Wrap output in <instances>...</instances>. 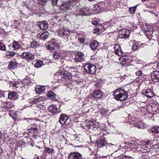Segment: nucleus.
Instances as JSON below:
<instances>
[{"label":"nucleus","instance_id":"1","mask_svg":"<svg viewBox=\"0 0 159 159\" xmlns=\"http://www.w3.org/2000/svg\"><path fill=\"white\" fill-rule=\"evenodd\" d=\"M141 29L148 39L150 40L152 39L154 30H157V26L155 24L152 25L146 24L141 27Z\"/></svg>","mask_w":159,"mask_h":159},{"label":"nucleus","instance_id":"2","mask_svg":"<svg viewBox=\"0 0 159 159\" xmlns=\"http://www.w3.org/2000/svg\"><path fill=\"white\" fill-rule=\"evenodd\" d=\"M92 11V9L88 7H82L80 8L76 7L75 10L73 11V14L78 17L80 16L90 15L91 14Z\"/></svg>","mask_w":159,"mask_h":159},{"label":"nucleus","instance_id":"3","mask_svg":"<svg viewBox=\"0 0 159 159\" xmlns=\"http://www.w3.org/2000/svg\"><path fill=\"white\" fill-rule=\"evenodd\" d=\"M113 95L116 100L120 101L125 100L128 97L126 91L123 89L115 90L113 92Z\"/></svg>","mask_w":159,"mask_h":159},{"label":"nucleus","instance_id":"4","mask_svg":"<svg viewBox=\"0 0 159 159\" xmlns=\"http://www.w3.org/2000/svg\"><path fill=\"white\" fill-rule=\"evenodd\" d=\"M75 3L74 0H68L67 2H63L60 6L59 9L60 10L66 11L69 10L74 3Z\"/></svg>","mask_w":159,"mask_h":159},{"label":"nucleus","instance_id":"5","mask_svg":"<svg viewBox=\"0 0 159 159\" xmlns=\"http://www.w3.org/2000/svg\"><path fill=\"white\" fill-rule=\"evenodd\" d=\"M57 31L60 36L65 39L66 38L68 39V38L69 36L71 31L66 28L61 27L59 29L57 30Z\"/></svg>","mask_w":159,"mask_h":159},{"label":"nucleus","instance_id":"6","mask_svg":"<svg viewBox=\"0 0 159 159\" xmlns=\"http://www.w3.org/2000/svg\"><path fill=\"white\" fill-rule=\"evenodd\" d=\"M128 120V122L130 124L132 125V126L136 127L138 128H142V122H139L138 119H136L135 117L129 116Z\"/></svg>","mask_w":159,"mask_h":159},{"label":"nucleus","instance_id":"7","mask_svg":"<svg viewBox=\"0 0 159 159\" xmlns=\"http://www.w3.org/2000/svg\"><path fill=\"white\" fill-rule=\"evenodd\" d=\"M84 69L87 72L90 74H94L96 71V66L91 64H87L84 66Z\"/></svg>","mask_w":159,"mask_h":159},{"label":"nucleus","instance_id":"8","mask_svg":"<svg viewBox=\"0 0 159 159\" xmlns=\"http://www.w3.org/2000/svg\"><path fill=\"white\" fill-rule=\"evenodd\" d=\"M64 51L60 50L55 51L53 53V58L55 60H58L64 56Z\"/></svg>","mask_w":159,"mask_h":159},{"label":"nucleus","instance_id":"9","mask_svg":"<svg viewBox=\"0 0 159 159\" xmlns=\"http://www.w3.org/2000/svg\"><path fill=\"white\" fill-rule=\"evenodd\" d=\"M129 34V30L123 29L119 32V36L121 38H128Z\"/></svg>","mask_w":159,"mask_h":159},{"label":"nucleus","instance_id":"10","mask_svg":"<svg viewBox=\"0 0 159 159\" xmlns=\"http://www.w3.org/2000/svg\"><path fill=\"white\" fill-rule=\"evenodd\" d=\"M21 57L22 58L25 59L26 60L30 61L34 59V56L33 54L28 52H24L21 55Z\"/></svg>","mask_w":159,"mask_h":159},{"label":"nucleus","instance_id":"11","mask_svg":"<svg viewBox=\"0 0 159 159\" xmlns=\"http://www.w3.org/2000/svg\"><path fill=\"white\" fill-rule=\"evenodd\" d=\"M98 126L97 122L93 121H89L87 124L85 126V128L86 129H92L94 130Z\"/></svg>","mask_w":159,"mask_h":159},{"label":"nucleus","instance_id":"12","mask_svg":"<svg viewBox=\"0 0 159 159\" xmlns=\"http://www.w3.org/2000/svg\"><path fill=\"white\" fill-rule=\"evenodd\" d=\"M142 142H144L145 143V144H142L141 147H140V149H138V151L139 152H146L145 150H147L150 147V145H149L150 142L149 141H142Z\"/></svg>","mask_w":159,"mask_h":159},{"label":"nucleus","instance_id":"13","mask_svg":"<svg viewBox=\"0 0 159 159\" xmlns=\"http://www.w3.org/2000/svg\"><path fill=\"white\" fill-rule=\"evenodd\" d=\"M152 80L154 82H156L159 81V71H155L151 74Z\"/></svg>","mask_w":159,"mask_h":159},{"label":"nucleus","instance_id":"14","mask_svg":"<svg viewBox=\"0 0 159 159\" xmlns=\"http://www.w3.org/2000/svg\"><path fill=\"white\" fill-rule=\"evenodd\" d=\"M21 1L22 5L25 6L32 13L35 12V9H34L33 7H31L30 6H29L30 2V0H21Z\"/></svg>","mask_w":159,"mask_h":159},{"label":"nucleus","instance_id":"15","mask_svg":"<svg viewBox=\"0 0 159 159\" xmlns=\"http://www.w3.org/2000/svg\"><path fill=\"white\" fill-rule=\"evenodd\" d=\"M142 94L149 98H152L154 96L153 93L149 89L144 90Z\"/></svg>","mask_w":159,"mask_h":159},{"label":"nucleus","instance_id":"16","mask_svg":"<svg viewBox=\"0 0 159 159\" xmlns=\"http://www.w3.org/2000/svg\"><path fill=\"white\" fill-rule=\"evenodd\" d=\"M82 157L80 153L74 152L71 153L68 156V159H81Z\"/></svg>","mask_w":159,"mask_h":159},{"label":"nucleus","instance_id":"17","mask_svg":"<svg viewBox=\"0 0 159 159\" xmlns=\"http://www.w3.org/2000/svg\"><path fill=\"white\" fill-rule=\"evenodd\" d=\"M73 70L74 69L71 68L70 70H67L66 71V72L62 73L63 77V80L65 79L68 80L71 78L72 76V73H70V70Z\"/></svg>","mask_w":159,"mask_h":159},{"label":"nucleus","instance_id":"18","mask_svg":"<svg viewBox=\"0 0 159 159\" xmlns=\"http://www.w3.org/2000/svg\"><path fill=\"white\" fill-rule=\"evenodd\" d=\"M114 48L115 52L116 55L119 56H121L123 55V52L119 45L116 44L114 47Z\"/></svg>","mask_w":159,"mask_h":159},{"label":"nucleus","instance_id":"19","mask_svg":"<svg viewBox=\"0 0 159 159\" xmlns=\"http://www.w3.org/2000/svg\"><path fill=\"white\" fill-rule=\"evenodd\" d=\"M102 91L100 89H98L93 92L92 95L93 97L99 98L102 96Z\"/></svg>","mask_w":159,"mask_h":159},{"label":"nucleus","instance_id":"20","mask_svg":"<svg viewBox=\"0 0 159 159\" xmlns=\"http://www.w3.org/2000/svg\"><path fill=\"white\" fill-rule=\"evenodd\" d=\"M69 119L68 116L65 114H61L59 118V122L62 125L66 124Z\"/></svg>","mask_w":159,"mask_h":159},{"label":"nucleus","instance_id":"21","mask_svg":"<svg viewBox=\"0 0 159 159\" xmlns=\"http://www.w3.org/2000/svg\"><path fill=\"white\" fill-rule=\"evenodd\" d=\"M84 58V55L83 53L78 52L75 55V61L80 62L82 61Z\"/></svg>","mask_w":159,"mask_h":159},{"label":"nucleus","instance_id":"22","mask_svg":"<svg viewBox=\"0 0 159 159\" xmlns=\"http://www.w3.org/2000/svg\"><path fill=\"white\" fill-rule=\"evenodd\" d=\"M95 29V33H96L97 34H99L104 31V27L101 25L98 24L96 26Z\"/></svg>","mask_w":159,"mask_h":159},{"label":"nucleus","instance_id":"23","mask_svg":"<svg viewBox=\"0 0 159 159\" xmlns=\"http://www.w3.org/2000/svg\"><path fill=\"white\" fill-rule=\"evenodd\" d=\"M99 46V43L95 40L92 41L90 44L91 48L93 50L96 49Z\"/></svg>","mask_w":159,"mask_h":159},{"label":"nucleus","instance_id":"24","mask_svg":"<svg viewBox=\"0 0 159 159\" xmlns=\"http://www.w3.org/2000/svg\"><path fill=\"white\" fill-rule=\"evenodd\" d=\"M106 144H107V143L105 141V139L102 137H101L100 138L99 140L98 141V148H100L104 146H105Z\"/></svg>","mask_w":159,"mask_h":159},{"label":"nucleus","instance_id":"25","mask_svg":"<svg viewBox=\"0 0 159 159\" xmlns=\"http://www.w3.org/2000/svg\"><path fill=\"white\" fill-rule=\"evenodd\" d=\"M153 114H155L159 112V108L158 105L153 104L151 106Z\"/></svg>","mask_w":159,"mask_h":159},{"label":"nucleus","instance_id":"26","mask_svg":"<svg viewBox=\"0 0 159 159\" xmlns=\"http://www.w3.org/2000/svg\"><path fill=\"white\" fill-rule=\"evenodd\" d=\"M38 25L42 30H46L48 27V24L45 21H43L42 23H39Z\"/></svg>","mask_w":159,"mask_h":159},{"label":"nucleus","instance_id":"27","mask_svg":"<svg viewBox=\"0 0 159 159\" xmlns=\"http://www.w3.org/2000/svg\"><path fill=\"white\" fill-rule=\"evenodd\" d=\"M30 102H29L24 99H22L20 102V104L21 106L25 108L30 106Z\"/></svg>","mask_w":159,"mask_h":159},{"label":"nucleus","instance_id":"28","mask_svg":"<svg viewBox=\"0 0 159 159\" xmlns=\"http://www.w3.org/2000/svg\"><path fill=\"white\" fill-rule=\"evenodd\" d=\"M49 111L52 113H58L59 111H58L57 108L55 105L50 106L48 107Z\"/></svg>","mask_w":159,"mask_h":159},{"label":"nucleus","instance_id":"29","mask_svg":"<svg viewBox=\"0 0 159 159\" xmlns=\"http://www.w3.org/2000/svg\"><path fill=\"white\" fill-rule=\"evenodd\" d=\"M45 90L44 86L40 85L37 86L35 89V91L37 93H40L43 92Z\"/></svg>","mask_w":159,"mask_h":159},{"label":"nucleus","instance_id":"30","mask_svg":"<svg viewBox=\"0 0 159 159\" xmlns=\"http://www.w3.org/2000/svg\"><path fill=\"white\" fill-rule=\"evenodd\" d=\"M49 36L50 34L47 31L44 32L41 34L40 37V39L43 40H45L48 37H49Z\"/></svg>","mask_w":159,"mask_h":159},{"label":"nucleus","instance_id":"31","mask_svg":"<svg viewBox=\"0 0 159 159\" xmlns=\"http://www.w3.org/2000/svg\"><path fill=\"white\" fill-rule=\"evenodd\" d=\"M43 99V97L39 96L35 98L32 99L31 101L30 102L31 103H37Z\"/></svg>","mask_w":159,"mask_h":159},{"label":"nucleus","instance_id":"32","mask_svg":"<svg viewBox=\"0 0 159 159\" xmlns=\"http://www.w3.org/2000/svg\"><path fill=\"white\" fill-rule=\"evenodd\" d=\"M76 38H78V40L80 41V44L83 43L85 39V35L84 34H78L76 36Z\"/></svg>","mask_w":159,"mask_h":159},{"label":"nucleus","instance_id":"33","mask_svg":"<svg viewBox=\"0 0 159 159\" xmlns=\"http://www.w3.org/2000/svg\"><path fill=\"white\" fill-rule=\"evenodd\" d=\"M146 143L144 142H142V141H137L134 142V145L135 147V149L137 148V150L138 148H140V147L142 145V144H145Z\"/></svg>","mask_w":159,"mask_h":159},{"label":"nucleus","instance_id":"34","mask_svg":"<svg viewBox=\"0 0 159 159\" xmlns=\"http://www.w3.org/2000/svg\"><path fill=\"white\" fill-rule=\"evenodd\" d=\"M17 67V65L15 62L11 61L9 62L8 68L10 70H13Z\"/></svg>","mask_w":159,"mask_h":159},{"label":"nucleus","instance_id":"35","mask_svg":"<svg viewBox=\"0 0 159 159\" xmlns=\"http://www.w3.org/2000/svg\"><path fill=\"white\" fill-rule=\"evenodd\" d=\"M62 73H61L59 72L57 73L54 76V78L58 80H62L64 81L63 78V77Z\"/></svg>","mask_w":159,"mask_h":159},{"label":"nucleus","instance_id":"36","mask_svg":"<svg viewBox=\"0 0 159 159\" xmlns=\"http://www.w3.org/2000/svg\"><path fill=\"white\" fill-rule=\"evenodd\" d=\"M56 43L55 41L54 40H52L51 42H49V44L48 47V49H50L51 50H54V48L53 47H51L53 46H55Z\"/></svg>","mask_w":159,"mask_h":159},{"label":"nucleus","instance_id":"37","mask_svg":"<svg viewBox=\"0 0 159 159\" xmlns=\"http://www.w3.org/2000/svg\"><path fill=\"white\" fill-rule=\"evenodd\" d=\"M40 45V43L36 41H33L30 44V47L32 48H37Z\"/></svg>","mask_w":159,"mask_h":159},{"label":"nucleus","instance_id":"38","mask_svg":"<svg viewBox=\"0 0 159 159\" xmlns=\"http://www.w3.org/2000/svg\"><path fill=\"white\" fill-rule=\"evenodd\" d=\"M13 48H14L15 50H17L20 48V45L17 42L14 41L13 42Z\"/></svg>","mask_w":159,"mask_h":159},{"label":"nucleus","instance_id":"39","mask_svg":"<svg viewBox=\"0 0 159 159\" xmlns=\"http://www.w3.org/2000/svg\"><path fill=\"white\" fill-rule=\"evenodd\" d=\"M145 75L143 74L139 76V77L137 78L136 79V81H139V83H142L143 81L145 79Z\"/></svg>","mask_w":159,"mask_h":159},{"label":"nucleus","instance_id":"40","mask_svg":"<svg viewBox=\"0 0 159 159\" xmlns=\"http://www.w3.org/2000/svg\"><path fill=\"white\" fill-rule=\"evenodd\" d=\"M100 106H99V109L98 110V112L101 113L102 115H105L107 114L108 113V111L103 108L100 109L99 108Z\"/></svg>","mask_w":159,"mask_h":159},{"label":"nucleus","instance_id":"41","mask_svg":"<svg viewBox=\"0 0 159 159\" xmlns=\"http://www.w3.org/2000/svg\"><path fill=\"white\" fill-rule=\"evenodd\" d=\"M44 151L46 153L52 154L54 152V150L53 148L46 147Z\"/></svg>","mask_w":159,"mask_h":159},{"label":"nucleus","instance_id":"42","mask_svg":"<svg viewBox=\"0 0 159 159\" xmlns=\"http://www.w3.org/2000/svg\"><path fill=\"white\" fill-rule=\"evenodd\" d=\"M47 96L51 99H53L55 98V94L52 91L48 92L47 94Z\"/></svg>","mask_w":159,"mask_h":159},{"label":"nucleus","instance_id":"43","mask_svg":"<svg viewBox=\"0 0 159 159\" xmlns=\"http://www.w3.org/2000/svg\"><path fill=\"white\" fill-rule=\"evenodd\" d=\"M43 63L41 61H37L34 64V66L38 68L40 67L43 65Z\"/></svg>","mask_w":159,"mask_h":159},{"label":"nucleus","instance_id":"44","mask_svg":"<svg viewBox=\"0 0 159 159\" xmlns=\"http://www.w3.org/2000/svg\"><path fill=\"white\" fill-rule=\"evenodd\" d=\"M27 130H28V132L30 133H34V134H36V133H38V132H37V129H36V128H30L29 129H27Z\"/></svg>","mask_w":159,"mask_h":159},{"label":"nucleus","instance_id":"45","mask_svg":"<svg viewBox=\"0 0 159 159\" xmlns=\"http://www.w3.org/2000/svg\"><path fill=\"white\" fill-rule=\"evenodd\" d=\"M10 86L14 88H17L19 86V83L18 82L14 81L11 82Z\"/></svg>","mask_w":159,"mask_h":159},{"label":"nucleus","instance_id":"46","mask_svg":"<svg viewBox=\"0 0 159 159\" xmlns=\"http://www.w3.org/2000/svg\"><path fill=\"white\" fill-rule=\"evenodd\" d=\"M152 132L154 133H157L159 132V127L156 126L152 127Z\"/></svg>","mask_w":159,"mask_h":159},{"label":"nucleus","instance_id":"47","mask_svg":"<svg viewBox=\"0 0 159 159\" xmlns=\"http://www.w3.org/2000/svg\"><path fill=\"white\" fill-rule=\"evenodd\" d=\"M115 146V145L111 143H110L108 144H107L106 148L108 150L110 151L111 150L112 148Z\"/></svg>","mask_w":159,"mask_h":159},{"label":"nucleus","instance_id":"48","mask_svg":"<svg viewBox=\"0 0 159 159\" xmlns=\"http://www.w3.org/2000/svg\"><path fill=\"white\" fill-rule=\"evenodd\" d=\"M0 50L4 51L6 50V46L2 43L0 42Z\"/></svg>","mask_w":159,"mask_h":159},{"label":"nucleus","instance_id":"49","mask_svg":"<svg viewBox=\"0 0 159 159\" xmlns=\"http://www.w3.org/2000/svg\"><path fill=\"white\" fill-rule=\"evenodd\" d=\"M98 158L96 154L92 153L89 156V159H97Z\"/></svg>","mask_w":159,"mask_h":159},{"label":"nucleus","instance_id":"50","mask_svg":"<svg viewBox=\"0 0 159 159\" xmlns=\"http://www.w3.org/2000/svg\"><path fill=\"white\" fill-rule=\"evenodd\" d=\"M140 46V45L137 43H135L133 45L132 49L134 50H136Z\"/></svg>","mask_w":159,"mask_h":159},{"label":"nucleus","instance_id":"51","mask_svg":"<svg viewBox=\"0 0 159 159\" xmlns=\"http://www.w3.org/2000/svg\"><path fill=\"white\" fill-rule=\"evenodd\" d=\"M19 23L16 20H15L12 27L13 28H17L18 26L19 25Z\"/></svg>","mask_w":159,"mask_h":159},{"label":"nucleus","instance_id":"52","mask_svg":"<svg viewBox=\"0 0 159 159\" xmlns=\"http://www.w3.org/2000/svg\"><path fill=\"white\" fill-rule=\"evenodd\" d=\"M16 95V93H8V98H9L11 99L15 97Z\"/></svg>","mask_w":159,"mask_h":159},{"label":"nucleus","instance_id":"53","mask_svg":"<svg viewBox=\"0 0 159 159\" xmlns=\"http://www.w3.org/2000/svg\"><path fill=\"white\" fill-rule=\"evenodd\" d=\"M47 0H38V2L42 6L45 5L47 2Z\"/></svg>","mask_w":159,"mask_h":159},{"label":"nucleus","instance_id":"54","mask_svg":"<svg viewBox=\"0 0 159 159\" xmlns=\"http://www.w3.org/2000/svg\"><path fill=\"white\" fill-rule=\"evenodd\" d=\"M134 142L129 143L128 144L129 147H130V148L131 149H135V147L134 146Z\"/></svg>","mask_w":159,"mask_h":159},{"label":"nucleus","instance_id":"55","mask_svg":"<svg viewBox=\"0 0 159 159\" xmlns=\"http://www.w3.org/2000/svg\"><path fill=\"white\" fill-rule=\"evenodd\" d=\"M14 106L13 105L9 102H7L6 105V108L7 109L12 107Z\"/></svg>","mask_w":159,"mask_h":159},{"label":"nucleus","instance_id":"56","mask_svg":"<svg viewBox=\"0 0 159 159\" xmlns=\"http://www.w3.org/2000/svg\"><path fill=\"white\" fill-rule=\"evenodd\" d=\"M15 54V53L13 52H8L7 54V56H9V57H13Z\"/></svg>","mask_w":159,"mask_h":159},{"label":"nucleus","instance_id":"57","mask_svg":"<svg viewBox=\"0 0 159 159\" xmlns=\"http://www.w3.org/2000/svg\"><path fill=\"white\" fill-rule=\"evenodd\" d=\"M136 8V7H130L129 8V11L131 13H134L135 11Z\"/></svg>","mask_w":159,"mask_h":159},{"label":"nucleus","instance_id":"58","mask_svg":"<svg viewBox=\"0 0 159 159\" xmlns=\"http://www.w3.org/2000/svg\"><path fill=\"white\" fill-rule=\"evenodd\" d=\"M39 126L37 125V124H34L33 125H31V128H36L37 129V132L38 131L39 129Z\"/></svg>","mask_w":159,"mask_h":159},{"label":"nucleus","instance_id":"59","mask_svg":"<svg viewBox=\"0 0 159 159\" xmlns=\"http://www.w3.org/2000/svg\"><path fill=\"white\" fill-rule=\"evenodd\" d=\"M135 73L137 76H139L143 75L141 70H139L136 72Z\"/></svg>","mask_w":159,"mask_h":159},{"label":"nucleus","instance_id":"60","mask_svg":"<svg viewBox=\"0 0 159 159\" xmlns=\"http://www.w3.org/2000/svg\"><path fill=\"white\" fill-rule=\"evenodd\" d=\"M100 4L101 3H98L95 5V7L97 8V9H98V10H99L101 9V6Z\"/></svg>","mask_w":159,"mask_h":159},{"label":"nucleus","instance_id":"61","mask_svg":"<svg viewBox=\"0 0 159 159\" xmlns=\"http://www.w3.org/2000/svg\"><path fill=\"white\" fill-rule=\"evenodd\" d=\"M37 113L38 114L42 113L43 111H44V110L43 109H40L39 108H37Z\"/></svg>","mask_w":159,"mask_h":159},{"label":"nucleus","instance_id":"62","mask_svg":"<svg viewBox=\"0 0 159 159\" xmlns=\"http://www.w3.org/2000/svg\"><path fill=\"white\" fill-rule=\"evenodd\" d=\"M7 102H3L1 103V107L2 108H6V105Z\"/></svg>","mask_w":159,"mask_h":159},{"label":"nucleus","instance_id":"63","mask_svg":"<svg viewBox=\"0 0 159 159\" xmlns=\"http://www.w3.org/2000/svg\"><path fill=\"white\" fill-rule=\"evenodd\" d=\"M58 0H52V3L53 5H56L57 3Z\"/></svg>","mask_w":159,"mask_h":159},{"label":"nucleus","instance_id":"64","mask_svg":"<svg viewBox=\"0 0 159 159\" xmlns=\"http://www.w3.org/2000/svg\"><path fill=\"white\" fill-rule=\"evenodd\" d=\"M139 159H149L148 157L147 156H142Z\"/></svg>","mask_w":159,"mask_h":159}]
</instances>
